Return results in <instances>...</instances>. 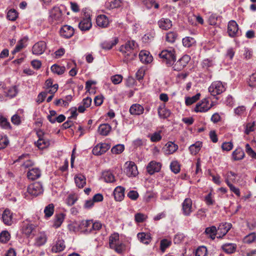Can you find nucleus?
Returning a JSON list of instances; mask_svg holds the SVG:
<instances>
[{
    "instance_id": "473e14b6",
    "label": "nucleus",
    "mask_w": 256,
    "mask_h": 256,
    "mask_svg": "<svg viewBox=\"0 0 256 256\" xmlns=\"http://www.w3.org/2000/svg\"><path fill=\"white\" fill-rule=\"evenodd\" d=\"M138 240L142 243L144 244H148L151 240L150 234L145 232H140L137 234Z\"/></svg>"
},
{
    "instance_id": "2f4dec72",
    "label": "nucleus",
    "mask_w": 256,
    "mask_h": 256,
    "mask_svg": "<svg viewBox=\"0 0 256 256\" xmlns=\"http://www.w3.org/2000/svg\"><path fill=\"white\" fill-rule=\"evenodd\" d=\"M112 128L108 124H101L98 128V133L102 136H107L111 131Z\"/></svg>"
},
{
    "instance_id": "6e6552de",
    "label": "nucleus",
    "mask_w": 256,
    "mask_h": 256,
    "mask_svg": "<svg viewBox=\"0 0 256 256\" xmlns=\"http://www.w3.org/2000/svg\"><path fill=\"white\" fill-rule=\"evenodd\" d=\"M194 210L192 200L190 198H186L182 204V214L186 216H189Z\"/></svg>"
},
{
    "instance_id": "c03bdc74",
    "label": "nucleus",
    "mask_w": 256,
    "mask_h": 256,
    "mask_svg": "<svg viewBox=\"0 0 256 256\" xmlns=\"http://www.w3.org/2000/svg\"><path fill=\"white\" fill-rule=\"evenodd\" d=\"M222 250L228 254L233 253L236 249V245L234 244H226L222 246Z\"/></svg>"
},
{
    "instance_id": "cd10ccee",
    "label": "nucleus",
    "mask_w": 256,
    "mask_h": 256,
    "mask_svg": "<svg viewBox=\"0 0 256 256\" xmlns=\"http://www.w3.org/2000/svg\"><path fill=\"white\" fill-rule=\"evenodd\" d=\"M232 224L230 223L221 224L219 225L218 230L220 233V237H222L226 235L229 230L231 228Z\"/></svg>"
},
{
    "instance_id": "393cba45",
    "label": "nucleus",
    "mask_w": 256,
    "mask_h": 256,
    "mask_svg": "<svg viewBox=\"0 0 256 256\" xmlns=\"http://www.w3.org/2000/svg\"><path fill=\"white\" fill-rule=\"evenodd\" d=\"M124 187L118 186L114 191V196L116 201H122L124 196Z\"/></svg>"
},
{
    "instance_id": "423d86ee",
    "label": "nucleus",
    "mask_w": 256,
    "mask_h": 256,
    "mask_svg": "<svg viewBox=\"0 0 256 256\" xmlns=\"http://www.w3.org/2000/svg\"><path fill=\"white\" fill-rule=\"evenodd\" d=\"M213 106L212 103H210L208 98H206L202 102L196 105L195 111L196 112H206L208 110Z\"/></svg>"
},
{
    "instance_id": "39448f33",
    "label": "nucleus",
    "mask_w": 256,
    "mask_h": 256,
    "mask_svg": "<svg viewBox=\"0 0 256 256\" xmlns=\"http://www.w3.org/2000/svg\"><path fill=\"white\" fill-rule=\"evenodd\" d=\"M27 192L32 196H37L43 192L42 185L39 182L32 184L28 187Z\"/></svg>"
},
{
    "instance_id": "052dcab7",
    "label": "nucleus",
    "mask_w": 256,
    "mask_h": 256,
    "mask_svg": "<svg viewBox=\"0 0 256 256\" xmlns=\"http://www.w3.org/2000/svg\"><path fill=\"white\" fill-rule=\"evenodd\" d=\"M146 67L142 66L140 68L136 73V78L138 80H140L143 79L144 76L145 74Z\"/></svg>"
},
{
    "instance_id": "f704fd0d",
    "label": "nucleus",
    "mask_w": 256,
    "mask_h": 256,
    "mask_svg": "<svg viewBox=\"0 0 256 256\" xmlns=\"http://www.w3.org/2000/svg\"><path fill=\"white\" fill-rule=\"evenodd\" d=\"M178 34L176 32L170 31L167 32L166 34V40L170 44L174 43L178 38Z\"/></svg>"
},
{
    "instance_id": "6e6d98bb",
    "label": "nucleus",
    "mask_w": 256,
    "mask_h": 256,
    "mask_svg": "<svg viewBox=\"0 0 256 256\" xmlns=\"http://www.w3.org/2000/svg\"><path fill=\"white\" fill-rule=\"evenodd\" d=\"M227 185L230 188V190L235 194L238 196H240V189L234 186L232 183L230 182L229 179L226 180Z\"/></svg>"
},
{
    "instance_id": "c9c22d12",
    "label": "nucleus",
    "mask_w": 256,
    "mask_h": 256,
    "mask_svg": "<svg viewBox=\"0 0 256 256\" xmlns=\"http://www.w3.org/2000/svg\"><path fill=\"white\" fill-rule=\"evenodd\" d=\"M27 41L28 38L26 37L20 40L16 48L12 52V54H15L16 53L20 52L22 48H24L26 46V43L27 42Z\"/></svg>"
},
{
    "instance_id": "f257e3e1",
    "label": "nucleus",
    "mask_w": 256,
    "mask_h": 256,
    "mask_svg": "<svg viewBox=\"0 0 256 256\" xmlns=\"http://www.w3.org/2000/svg\"><path fill=\"white\" fill-rule=\"evenodd\" d=\"M138 44L134 40H129L120 48V51L122 53L124 57V61L128 62L133 60L136 56Z\"/></svg>"
},
{
    "instance_id": "7ed1b4c3",
    "label": "nucleus",
    "mask_w": 256,
    "mask_h": 256,
    "mask_svg": "<svg viewBox=\"0 0 256 256\" xmlns=\"http://www.w3.org/2000/svg\"><path fill=\"white\" fill-rule=\"evenodd\" d=\"M225 90V85L220 81L213 82L208 88V92L213 96L220 94L224 92Z\"/></svg>"
},
{
    "instance_id": "f8f14e48",
    "label": "nucleus",
    "mask_w": 256,
    "mask_h": 256,
    "mask_svg": "<svg viewBox=\"0 0 256 256\" xmlns=\"http://www.w3.org/2000/svg\"><path fill=\"white\" fill-rule=\"evenodd\" d=\"M46 48V43L44 41H40L35 44L32 48V52L34 54L40 55L42 54Z\"/></svg>"
},
{
    "instance_id": "9d476101",
    "label": "nucleus",
    "mask_w": 256,
    "mask_h": 256,
    "mask_svg": "<svg viewBox=\"0 0 256 256\" xmlns=\"http://www.w3.org/2000/svg\"><path fill=\"white\" fill-rule=\"evenodd\" d=\"M48 236L44 232H39L34 238V246L40 247L44 246L47 242Z\"/></svg>"
},
{
    "instance_id": "c85d7f7f",
    "label": "nucleus",
    "mask_w": 256,
    "mask_h": 256,
    "mask_svg": "<svg viewBox=\"0 0 256 256\" xmlns=\"http://www.w3.org/2000/svg\"><path fill=\"white\" fill-rule=\"evenodd\" d=\"M118 42V38H114L113 40L109 41H105L102 42L100 44L102 49L106 50H109L116 46Z\"/></svg>"
},
{
    "instance_id": "f3484780",
    "label": "nucleus",
    "mask_w": 256,
    "mask_h": 256,
    "mask_svg": "<svg viewBox=\"0 0 256 256\" xmlns=\"http://www.w3.org/2000/svg\"><path fill=\"white\" fill-rule=\"evenodd\" d=\"M96 24L100 28H106L110 24V20L106 16L100 14L96 17Z\"/></svg>"
},
{
    "instance_id": "de8ad7c7",
    "label": "nucleus",
    "mask_w": 256,
    "mask_h": 256,
    "mask_svg": "<svg viewBox=\"0 0 256 256\" xmlns=\"http://www.w3.org/2000/svg\"><path fill=\"white\" fill-rule=\"evenodd\" d=\"M28 157L29 154H25L20 156L18 159V160H21L24 158H27L26 160L22 164V166L25 168H28L30 166H32L33 164V162L31 160L28 159Z\"/></svg>"
},
{
    "instance_id": "2eb2a0df",
    "label": "nucleus",
    "mask_w": 256,
    "mask_h": 256,
    "mask_svg": "<svg viewBox=\"0 0 256 256\" xmlns=\"http://www.w3.org/2000/svg\"><path fill=\"white\" fill-rule=\"evenodd\" d=\"M22 232L27 236H30L35 229L36 226L26 220L22 222Z\"/></svg>"
},
{
    "instance_id": "4be33fe9",
    "label": "nucleus",
    "mask_w": 256,
    "mask_h": 256,
    "mask_svg": "<svg viewBox=\"0 0 256 256\" xmlns=\"http://www.w3.org/2000/svg\"><path fill=\"white\" fill-rule=\"evenodd\" d=\"M92 220H82L80 224V230L86 233H90L92 232Z\"/></svg>"
},
{
    "instance_id": "bb28decb",
    "label": "nucleus",
    "mask_w": 256,
    "mask_h": 256,
    "mask_svg": "<svg viewBox=\"0 0 256 256\" xmlns=\"http://www.w3.org/2000/svg\"><path fill=\"white\" fill-rule=\"evenodd\" d=\"M40 176L41 172L38 168H32L30 169L27 174L28 178L32 180L39 178Z\"/></svg>"
},
{
    "instance_id": "e2e57ef3",
    "label": "nucleus",
    "mask_w": 256,
    "mask_h": 256,
    "mask_svg": "<svg viewBox=\"0 0 256 256\" xmlns=\"http://www.w3.org/2000/svg\"><path fill=\"white\" fill-rule=\"evenodd\" d=\"M136 222L140 223L144 222L147 216L142 213H137L134 216Z\"/></svg>"
},
{
    "instance_id": "09e8293b",
    "label": "nucleus",
    "mask_w": 256,
    "mask_h": 256,
    "mask_svg": "<svg viewBox=\"0 0 256 256\" xmlns=\"http://www.w3.org/2000/svg\"><path fill=\"white\" fill-rule=\"evenodd\" d=\"M122 4V1L121 0H114L106 4V6L112 9L120 8Z\"/></svg>"
},
{
    "instance_id": "c756f323",
    "label": "nucleus",
    "mask_w": 256,
    "mask_h": 256,
    "mask_svg": "<svg viewBox=\"0 0 256 256\" xmlns=\"http://www.w3.org/2000/svg\"><path fill=\"white\" fill-rule=\"evenodd\" d=\"M120 236L118 233H114L109 237V246L110 248L116 247V244L120 242Z\"/></svg>"
},
{
    "instance_id": "58836bf2",
    "label": "nucleus",
    "mask_w": 256,
    "mask_h": 256,
    "mask_svg": "<svg viewBox=\"0 0 256 256\" xmlns=\"http://www.w3.org/2000/svg\"><path fill=\"white\" fill-rule=\"evenodd\" d=\"M182 44L186 48H190L196 44V41L194 38L186 36L182 39Z\"/></svg>"
},
{
    "instance_id": "49530a36",
    "label": "nucleus",
    "mask_w": 256,
    "mask_h": 256,
    "mask_svg": "<svg viewBox=\"0 0 256 256\" xmlns=\"http://www.w3.org/2000/svg\"><path fill=\"white\" fill-rule=\"evenodd\" d=\"M52 71L58 74H62L65 72L66 68L64 66H60L57 64H54L51 67Z\"/></svg>"
},
{
    "instance_id": "4c0bfd02",
    "label": "nucleus",
    "mask_w": 256,
    "mask_h": 256,
    "mask_svg": "<svg viewBox=\"0 0 256 256\" xmlns=\"http://www.w3.org/2000/svg\"><path fill=\"white\" fill-rule=\"evenodd\" d=\"M244 156V152L241 148H236L232 152V157L235 160H241Z\"/></svg>"
},
{
    "instance_id": "79ce46f5",
    "label": "nucleus",
    "mask_w": 256,
    "mask_h": 256,
    "mask_svg": "<svg viewBox=\"0 0 256 256\" xmlns=\"http://www.w3.org/2000/svg\"><path fill=\"white\" fill-rule=\"evenodd\" d=\"M102 178L106 182H112L115 181L114 176L110 171L103 172Z\"/></svg>"
},
{
    "instance_id": "e433bc0d",
    "label": "nucleus",
    "mask_w": 256,
    "mask_h": 256,
    "mask_svg": "<svg viewBox=\"0 0 256 256\" xmlns=\"http://www.w3.org/2000/svg\"><path fill=\"white\" fill-rule=\"evenodd\" d=\"M166 154H170L174 153L178 149V145L172 142H168L166 144Z\"/></svg>"
},
{
    "instance_id": "a18cd8bd",
    "label": "nucleus",
    "mask_w": 256,
    "mask_h": 256,
    "mask_svg": "<svg viewBox=\"0 0 256 256\" xmlns=\"http://www.w3.org/2000/svg\"><path fill=\"white\" fill-rule=\"evenodd\" d=\"M170 168L174 173L176 174L180 172V165L177 160H174L170 163Z\"/></svg>"
},
{
    "instance_id": "13d9d810",
    "label": "nucleus",
    "mask_w": 256,
    "mask_h": 256,
    "mask_svg": "<svg viewBox=\"0 0 256 256\" xmlns=\"http://www.w3.org/2000/svg\"><path fill=\"white\" fill-rule=\"evenodd\" d=\"M207 248L206 246H201L198 247L196 251V256H206Z\"/></svg>"
},
{
    "instance_id": "412c9836",
    "label": "nucleus",
    "mask_w": 256,
    "mask_h": 256,
    "mask_svg": "<svg viewBox=\"0 0 256 256\" xmlns=\"http://www.w3.org/2000/svg\"><path fill=\"white\" fill-rule=\"evenodd\" d=\"M158 24L160 28L165 30L170 29L172 26V22L166 18H162L158 21Z\"/></svg>"
},
{
    "instance_id": "72a5a7b5",
    "label": "nucleus",
    "mask_w": 256,
    "mask_h": 256,
    "mask_svg": "<svg viewBox=\"0 0 256 256\" xmlns=\"http://www.w3.org/2000/svg\"><path fill=\"white\" fill-rule=\"evenodd\" d=\"M158 114L162 118H166L170 116V110L165 108V104L160 106L158 108Z\"/></svg>"
},
{
    "instance_id": "f03ea898",
    "label": "nucleus",
    "mask_w": 256,
    "mask_h": 256,
    "mask_svg": "<svg viewBox=\"0 0 256 256\" xmlns=\"http://www.w3.org/2000/svg\"><path fill=\"white\" fill-rule=\"evenodd\" d=\"M159 56L162 62L168 66H172L176 60V51L172 48L162 50L159 54Z\"/></svg>"
},
{
    "instance_id": "dca6fc26",
    "label": "nucleus",
    "mask_w": 256,
    "mask_h": 256,
    "mask_svg": "<svg viewBox=\"0 0 256 256\" xmlns=\"http://www.w3.org/2000/svg\"><path fill=\"white\" fill-rule=\"evenodd\" d=\"M2 218L6 225L11 226L14 223L13 214L9 210L6 209L4 211Z\"/></svg>"
},
{
    "instance_id": "7c9ffc66",
    "label": "nucleus",
    "mask_w": 256,
    "mask_h": 256,
    "mask_svg": "<svg viewBox=\"0 0 256 256\" xmlns=\"http://www.w3.org/2000/svg\"><path fill=\"white\" fill-rule=\"evenodd\" d=\"M144 109L143 107L139 104H132L130 108V112L132 114L140 115L144 112Z\"/></svg>"
},
{
    "instance_id": "774afa93",
    "label": "nucleus",
    "mask_w": 256,
    "mask_h": 256,
    "mask_svg": "<svg viewBox=\"0 0 256 256\" xmlns=\"http://www.w3.org/2000/svg\"><path fill=\"white\" fill-rule=\"evenodd\" d=\"M246 152L252 158L256 159V152L252 150L248 144L246 145Z\"/></svg>"
},
{
    "instance_id": "a878e982",
    "label": "nucleus",
    "mask_w": 256,
    "mask_h": 256,
    "mask_svg": "<svg viewBox=\"0 0 256 256\" xmlns=\"http://www.w3.org/2000/svg\"><path fill=\"white\" fill-rule=\"evenodd\" d=\"M74 182L76 186L78 188H83L86 184V178L84 176L79 174L75 176Z\"/></svg>"
},
{
    "instance_id": "1a4fd4ad",
    "label": "nucleus",
    "mask_w": 256,
    "mask_h": 256,
    "mask_svg": "<svg viewBox=\"0 0 256 256\" xmlns=\"http://www.w3.org/2000/svg\"><path fill=\"white\" fill-rule=\"evenodd\" d=\"M50 18L54 20L57 22H60L62 20V11L59 7L54 6L49 12Z\"/></svg>"
},
{
    "instance_id": "338daca9",
    "label": "nucleus",
    "mask_w": 256,
    "mask_h": 256,
    "mask_svg": "<svg viewBox=\"0 0 256 256\" xmlns=\"http://www.w3.org/2000/svg\"><path fill=\"white\" fill-rule=\"evenodd\" d=\"M17 94L18 90L16 88V86H13L8 90L6 92V96L12 98L14 97Z\"/></svg>"
},
{
    "instance_id": "37998d69",
    "label": "nucleus",
    "mask_w": 256,
    "mask_h": 256,
    "mask_svg": "<svg viewBox=\"0 0 256 256\" xmlns=\"http://www.w3.org/2000/svg\"><path fill=\"white\" fill-rule=\"evenodd\" d=\"M64 216L62 214H59L56 216L54 222V226L56 228L60 227L64 222Z\"/></svg>"
},
{
    "instance_id": "a19ab883",
    "label": "nucleus",
    "mask_w": 256,
    "mask_h": 256,
    "mask_svg": "<svg viewBox=\"0 0 256 256\" xmlns=\"http://www.w3.org/2000/svg\"><path fill=\"white\" fill-rule=\"evenodd\" d=\"M217 229L215 226L206 228L204 233L208 236L212 240H214L216 234Z\"/></svg>"
},
{
    "instance_id": "680f3d73",
    "label": "nucleus",
    "mask_w": 256,
    "mask_h": 256,
    "mask_svg": "<svg viewBox=\"0 0 256 256\" xmlns=\"http://www.w3.org/2000/svg\"><path fill=\"white\" fill-rule=\"evenodd\" d=\"M112 249L114 250L118 254H121L125 250L126 246L121 242L118 244H116V247H113Z\"/></svg>"
},
{
    "instance_id": "603ef678",
    "label": "nucleus",
    "mask_w": 256,
    "mask_h": 256,
    "mask_svg": "<svg viewBox=\"0 0 256 256\" xmlns=\"http://www.w3.org/2000/svg\"><path fill=\"white\" fill-rule=\"evenodd\" d=\"M9 144V140L6 136L0 134V149L6 148Z\"/></svg>"
},
{
    "instance_id": "bf43d9fd",
    "label": "nucleus",
    "mask_w": 256,
    "mask_h": 256,
    "mask_svg": "<svg viewBox=\"0 0 256 256\" xmlns=\"http://www.w3.org/2000/svg\"><path fill=\"white\" fill-rule=\"evenodd\" d=\"M0 126L4 129H10V125L7 119L3 116H0Z\"/></svg>"
},
{
    "instance_id": "0eeeda50",
    "label": "nucleus",
    "mask_w": 256,
    "mask_h": 256,
    "mask_svg": "<svg viewBox=\"0 0 256 256\" xmlns=\"http://www.w3.org/2000/svg\"><path fill=\"white\" fill-rule=\"evenodd\" d=\"M190 60V58L188 55H184L179 59L174 65V70L180 71L182 70L188 64Z\"/></svg>"
},
{
    "instance_id": "0e129e2a",
    "label": "nucleus",
    "mask_w": 256,
    "mask_h": 256,
    "mask_svg": "<svg viewBox=\"0 0 256 256\" xmlns=\"http://www.w3.org/2000/svg\"><path fill=\"white\" fill-rule=\"evenodd\" d=\"M171 244V242L166 239H163L160 241V250L164 252L166 248L169 247Z\"/></svg>"
},
{
    "instance_id": "4468645a",
    "label": "nucleus",
    "mask_w": 256,
    "mask_h": 256,
    "mask_svg": "<svg viewBox=\"0 0 256 256\" xmlns=\"http://www.w3.org/2000/svg\"><path fill=\"white\" fill-rule=\"evenodd\" d=\"M162 164L156 161H151L147 166L146 170L150 174H153L158 172L161 169Z\"/></svg>"
},
{
    "instance_id": "a211bd4d",
    "label": "nucleus",
    "mask_w": 256,
    "mask_h": 256,
    "mask_svg": "<svg viewBox=\"0 0 256 256\" xmlns=\"http://www.w3.org/2000/svg\"><path fill=\"white\" fill-rule=\"evenodd\" d=\"M60 35L65 38H70L74 34V29L68 25L64 26L60 30Z\"/></svg>"
},
{
    "instance_id": "5701e85b",
    "label": "nucleus",
    "mask_w": 256,
    "mask_h": 256,
    "mask_svg": "<svg viewBox=\"0 0 256 256\" xmlns=\"http://www.w3.org/2000/svg\"><path fill=\"white\" fill-rule=\"evenodd\" d=\"M64 248L65 244L64 240L58 237L52 246V250L54 252H58L62 251Z\"/></svg>"
},
{
    "instance_id": "ea45409f",
    "label": "nucleus",
    "mask_w": 256,
    "mask_h": 256,
    "mask_svg": "<svg viewBox=\"0 0 256 256\" xmlns=\"http://www.w3.org/2000/svg\"><path fill=\"white\" fill-rule=\"evenodd\" d=\"M202 146V144L200 142H197L195 144L191 145L189 147V150L190 152V153L193 155H196L199 152Z\"/></svg>"
},
{
    "instance_id": "864d4df0",
    "label": "nucleus",
    "mask_w": 256,
    "mask_h": 256,
    "mask_svg": "<svg viewBox=\"0 0 256 256\" xmlns=\"http://www.w3.org/2000/svg\"><path fill=\"white\" fill-rule=\"evenodd\" d=\"M256 240V234L252 232L246 236L244 238V242L246 244H251L254 242Z\"/></svg>"
},
{
    "instance_id": "3c124183",
    "label": "nucleus",
    "mask_w": 256,
    "mask_h": 256,
    "mask_svg": "<svg viewBox=\"0 0 256 256\" xmlns=\"http://www.w3.org/2000/svg\"><path fill=\"white\" fill-rule=\"evenodd\" d=\"M10 238V235L7 230H4L0 234V242L2 243L7 242Z\"/></svg>"
},
{
    "instance_id": "8fccbe9b",
    "label": "nucleus",
    "mask_w": 256,
    "mask_h": 256,
    "mask_svg": "<svg viewBox=\"0 0 256 256\" xmlns=\"http://www.w3.org/2000/svg\"><path fill=\"white\" fill-rule=\"evenodd\" d=\"M54 212V205L52 204H48L46 206L44 210V213L45 216L46 218H50L51 216Z\"/></svg>"
},
{
    "instance_id": "5fc2aeb1",
    "label": "nucleus",
    "mask_w": 256,
    "mask_h": 256,
    "mask_svg": "<svg viewBox=\"0 0 256 256\" xmlns=\"http://www.w3.org/2000/svg\"><path fill=\"white\" fill-rule=\"evenodd\" d=\"M200 94L198 93L192 97L186 98L185 102L186 105L190 106L200 98Z\"/></svg>"
},
{
    "instance_id": "ddd939ff",
    "label": "nucleus",
    "mask_w": 256,
    "mask_h": 256,
    "mask_svg": "<svg viewBox=\"0 0 256 256\" xmlns=\"http://www.w3.org/2000/svg\"><path fill=\"white\" fill-rule=\"evenodd\" d=\"M110 148V145L102 143L98 144L92 150V153L94 155L98 156L105 153Z\"/></svg>"
},
{
    "instance_id": "aec40b11",
    "label": "nucleus",
    "mask_w": 256,
    "mask_h": 256,
    "mask_svg": "<svg viewBox=\"0 0 256 256\" xmlns=\"http://www.w3.org/2000/svg\"><path fill=\"white\" fill-rule=\"evenodd\" d=\"M139 58L140 62L144 64H149L153 59L150 52L146 50H141L139 54Z\"/></svg>"
},
{
    "instance_id": "20e7f679",
    "label": "nucleus",
    "mask_w": 256,
    "mask_h": 256,
    "mask_svg": "<svg viewBox=\"0 0 256 256\" xmlns=\"http://www.w3.org/2000/svg\"><path fill=\"white\" fill-rule=\"evenodd\" d=\"M36 134L38 140L35 142V145L41 150L48 148L50 144V140L44 137V132L40 130L37 132Z\"/></svg>"
},
{
    "instance_id": "6ab92c4d",
    "label": "nucleus",
    "mask_w": 256,
    "mask_h": 256,
    "mask_svg": "<svg viewBox=\"0 0 256 256\" xmlns=\"http://www.w3.org/2000/svg\"><path fill=\"white\" fill-rule=\"evenodd\" d=\"M126 174L129 177L136 176L138 174L137 166L134 162H129L126 168Z\"/></svg>"
},
{
    "instance_id": "4d7b16f0",
    "label": "nucleus",
    "mask_w": 256,
    "mask_h": 256,
    "mask_svg": "<svg viewBox=\"0 0 256 256\" xmlns=\"http://www.w3.org/2000/svg\"><path fill=\"white\" fill-rule=\"evenodd\" d=\"M124 150V144H118L112 147L111 151L112 154H121Z\"/></svg>"
},
{
    "instance_id": "9b49d317",
    "label": "nucleus",
    "mask_w": 256,
    "mask_h": 256,
    "mask_svg": "<svg viewBox=\"0 0 256 256\" xmlns=\"http://www.w3.org/2000/svg\"><path fill=\"white\" fill-rule=\"evenodd\" d=\"M228 33L230 37L234 38L238 35V24L234 20H230L228 25Z\"/></svg>"
},
{
    "instance_id": "b1692460",
    "label": "nucleus",
    "mask_w": 256,
    "mask_h": 256,
    "mask_svg": "<svg viewBox=\"0 0 256 256\" xmlns=\"http://www.w3.org/2000/svg\"><path fill=\"white\" fill-rule=\"evenodd\" d=\"M92 26L91 19L90 17L84 18L78 24V27L82 31L89 30Z\"/></svg>"
},
{
    "instance_id": "69168bd1",
    "label": "nucleus",
    "mask_w": 256,
    "mask_h": 256,
    "mask_svg": "<svg viewBox=\"0 0 256 256\" xmlns=\"http://www.w3.org/2000/svg\"><path fill=\"white\" fill-rule=\"evenodd\" d=\"M18 17V14L16 10H10L7 14V18L9 20H15Z\"/></svg>"
}]
</instances>
